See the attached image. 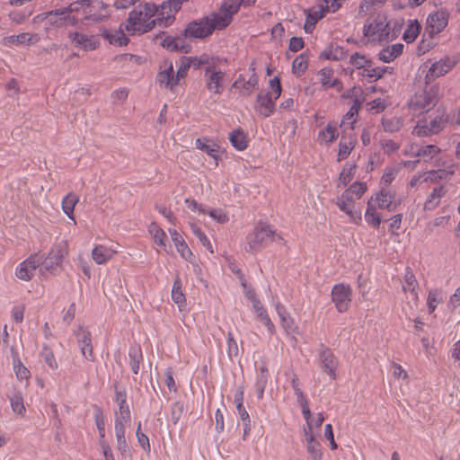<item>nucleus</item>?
I'll list each match as a JSON object with an SVG mask.
<instances>
[{
    "instance_id": "nucleus-1",
    "label": "nucleus",
    "mask_w": 460,
    "mask_h": 460,
    "mask_svg": "<svg viewBox=\"0 0 460 460\" xmlns=\"http://www.w3.org/2000/svg\"><path fill=\"white\" fill-rule=\"evenodd\" d=\"M169 6L164 3L161 11L153 3L139 4L129 13L128 18L124 23V28L131 35L142 34L149 31L157 22L159 25L168 26L172 24L173 16L164 17V11Z\"/></svg>"
},
{
    "instance_id": "nucleus-2",
    "label": "nucleus",
    "mask_w": 460,
    "mask_h": 460,
    "mask_svg": "<svg viewBox=\"0 0 460 460\" xmlns=\"http://www.w3.org/2000/svg\"><path fill=\"white\" fill-rule=\"evenodd\" d=\"M234 10L235 7L221 4L217 12L190 22L184 30L185 36L190 39H204L210 36L214 31L226 29L233 21Z\"/></svg>"
},
{
    "instance_id": "nucleus-3",
    "label": "nucleus",
    "mask_w": 460,
    "mask_h": 460,
    "mask_svg": "<svg viewBox=\"0 0 460 460\" xmlns=\"http://www.w3.org/2000/svg\"><path fill=\"white\" fill-rule=\"evenodd\" d=\"M439 99V87L425 83V86L415 92L409 101V108L414 114H422L432 110Z\"/></svg>"
},
{
    "instance_id": "nucleus-4",
    "label": "nucleus",
    "mask_w": 460,
    "mask_h": 460,
    "mask_svg": "<svg viewBox=\"0 0 460 460\" xmlns=\"http://www.w3.org/2000/svg\"><path fill=\"white\" fill-rule=\"evenodd\" d=\"M196 58H183L181 61V65L177 69L176 75H174L173 66L170 63H164L163 66H161L160 72L156 75V81L159 83L161 86H164L172 90L176 85L181 84V81L183 80L188 71L192 64L195 62Z\"/></svg>"
},
{
    "instance_id": "nucleus-5",
    "label": "nucleus",
    "mask_w": 460,
    "mask_h": 460,
    "mask_svg": "<svg viewBox=\"0 0 460 460\" xmlns=\"http://www.w3.org/2000/svg\"><path fill=\"white\" fill-rule=\"evenodd\" d=\"M275 234V231L269 225L260 222L247 234L243 249L247 252H258L274 240Z\"/></svg>"
},
{
    "instance_id": "nucleus-6",
    "label": "nucleus",
    "mask_w": 460,
    "mask_h": 460,
    "mask_svg": "<svg viewBox=\"0 0 460 460\" xmlns=\"http://www.w3.org/2000/svg\"><path fill=\"white\" fill-rule=\"evenodd\" d=\"M364 37L371 42H382L388 40L390 34L389 23L385 17L378 16L365 23L363 28Z\"/></svg>"
},
{
    "instance_id": "nucleus-7",
    "label": "nucleus",
    "mask_w": 460,
    "mask_h": 460,
    "mask_svg": "<svg viewBox=\"0 0 460 460\" xmlns=\"http://www.w3.org/2000/svg\"><path fill=\"white\" fill-rule=\"evenodd\" d=\"M204 77L206 87L210 93L220 94L224 91L226 74L214 61L205 67Z\"/></svg>"
},
{
    "instance_id": "nucleus-8",
    "label": "nucleus",
    "mask_w": 460,
    "mask_h": 460,
    "mask_svg": "<svg viewBox=\"0 0 460 460\" xmlns=\"http://www.w3.org/2000/svg\"><path fill=\"white\" fill-rule=\"evenodd\" d=\"M36 18L40 21H45L47 29L75 25L77 22V18L66 14L63 8L39 14Z\"/></svg>"
},
{
    "instance_id": "nucleus-9",
    "label": "nucleus",
    "mask_w": 460,
    "mask_h": 460,
    "mask_svg": "<svg viewBox=\"0 0 460 460\" xmlns=\"http://www.w3.org/2000/svg\"><path fill=\"white\" fill-rule=\"evenodd\" d=\"M352 299V288L345 283H339L332 289V300L340 313H344L349 308Z\"/></svg>"
},
{
    "instance_id": "nucleus-10",
    "label": "nucleus",
    "mask_w": 460,
    "mask_h": 460,
    "mask_svg": "<svg viewBox=\"0 0 460 460\" xmlns=\"http://www.w3.org/2000/svg\"><path fill=\"white\" fill-rule=\"evenodd\" d=\"M438 114L428 123L426 120L418 122L413 129V134L418 137L429 136L438 133L444 128L447 122V117L444 111H438Z\"/></svg>"
},
{
    "instance_id": "nucleus-11",
    "label": "nucleus",
    "mask_w": 460,
    "mask_h": 460,
    "mask_svg": "<svg viewBox=\"0 0 460 460\" xmlns=\"http://www.w3.org/2000/svg\"><path fill=\"white\" fill-rule=\"evenodd\" d=\"M449 13L446 9L430 13L426 21V31L430 37L439 34L448 23Z\"/></svg>"
},
{
    "instance_id": "nucleus-12",
    "label": "nucleus",
    "mask_w": 460,
    "mask_h": 460,
    "mask_svg": "<svg viewBox=\"0 0 460 460\" xmlns=\"http://www.w3.org/2000/svg\"><path fill=\"white\" fill-rule=\"evenodd\" d=\"M456 64V59L450 57H445L438 61L431 64L425 75V83H431L436 78L445 75Z\"/></svg>"
},
{
    "instance_id": "nucleus-13",
    "label": "nucleus",
    "mask_w": 460,
    "mask_h": 460,
    "mask_svg": "<svg viewBox=\"0 0 460 460\" xmlns=\"http://www.w3.org/2000/svg\"><path fill=\"white\" fill-rule=\"evenodd\" d=\"M43 256L39 254L31 255L30 258L21 262L16 268V276L18 279L28 281L32 279L36 270L42 267Z\"/></svg>"
},
{
    "instance_id": "nucleus-14",
    "label": "nucleus",
    "mask_w": 460,
    "mask_h": 460,
    "mask_svg": "<svg viewBox=\"0 0 460 460\" xmlns=\"http://www.w3.org/2000/svg\"><path fill=\"white\" fill-rule=\"evenodd\" d=\"M66 245L65 243L56 244L49 252L48 257L43 258L42 267L40 271H52L56 267L61 264L64 257L66 255Z\"/></svg>"
},
{
    "instance_id": "nucleus-15",
    "label": "nucleus",
    "mask_w": 460,
    "mask_h": 460,
    "mask_svg": "<svg viewBox=\"0 0 460 460\" xmlns=\"http://www.w3.org/2000/svg\"><path fill=\"white\" fill-rule=\"evenodd\" d=\"M68 38L75 47L85 51L93 50L99 46V40L97 36L82 31L69 32Z\"/></svg>"
},
{
    "instance_id": "nucleus-16",
    "label": "nucleus",
    "mask_w": 460,
    "mask_h": 460,
    "mask_svg": "<svg viewBox=\"0 0 460 460\" xmlns=\"http://www.w3.org/2000/svg\"><path fill=\"white\" fill-rule=\"evenodd\" d=\"M394 199V191L383 188L376 194L375 197H372L369 201H373V206L376 208L387 209L388 211H394L397 208V203Z\"/></svg>"
},
{
    "instance_id": "nucleus-17",
    "label": "nucleus",
    "mask_w": 460,
    "mask_h": 460,
    "mask_svg": "<svg viewBox=\"0 0 460 460\" xmlns=\"http://www.w3.org/2000/svg\"><path fill=\"white\" fill-rule=\"evenodd\" d=\"M250 70L252 74L247 80H245L243 75H239L233 84V87L239 90L240 94L243 96L251 95L253 90L258 86L259 78L255 73V68L251 67Z\"/></svg>"
},
{
    "instance_id": "nucleus-18",
    "label": "nucleus",
    "mask_w": 460,
    "mask_h": 460,
    "mask_svg": "<svg viewBox=\"0 0 460 460\" xmlns=\"http://www.w3.org/2000/svg\"><path fill=\"white\" fill-rule=\"evenodd\" d=\"M324 5L325 3L319 0L317 9L305 10L306 17L304 24V30L306 33H312L317 22L323 19L326 13H331L329 11L325 10Z\"/></svg>"
},
{
    "instance_id": "nucleus-19",
    "label": "nucleus",
    "mask_w": 460,
    "mask_h": 460,
    "mask_svg": "<svg viewBox=\"0 0 460 460\" xmlns=\"http://www.w3.org/2000/svg\"><path fill=\"white\" fill-rule=\"evenodd\" d=\"M274 98L270 93H260L256 98L255 111L262 117L268 118L275 111Z\"/></svg>"
},
{
    "instance_id": "nucleus-20",
    "label": "nucleus",
    "mask_w": 460,
    "mask_h": 460,
    "mask_svg": "<svg viewBox=\"0 0 460 460\" xmlns=\"http://www.w3.org/2000/svg\"><path fill=\"white\" fill-rule=\"evenodd\" d=\"M319 359L321 361V367L323 371L326 372L332 379H335L336 368L338 366L337 359L335 358L332 352L323 345L321 346Z\"/></svg>"
},
{
    "instance_id": "nucleus-21",
    "label": "nucleus",
    "mask_w": 460,
    "mask_h": 460,
    "mask_svg": "<svg viewBox=\"0 0 460 460\" xmlns=\"http://www.w3.org/2000/svg\"><path fill=\"white\" fill-rule=\"evenodd\" d=\"M187 38L184 33L176 37L169 36L163 40L162 46L171 51H180L187 54L191 49V46L186 41Z\"/></svg>"
},
{
    "instance_id": "nucleus-22",
    "label": "nucleus",
    "mask_w": 460,
    "mask_h": 460,
    "mask_svg": "<svg viewBox=\"0 0 460 460\" xmlns=\"http://www.w3.org/2000/svg\"><path fill=\"white\" fill-rule=\"evenodd\" d=\"M78 346L81 349L82 355L88 360L93 359L92 337L89 331L80 328L76 333Z\"/></svg>"
},
{
    "instance_id": "nucleus-23",
    "label": "nucleus",
    "mask_w": 460,
    "mask_h": 460,
    "mask_svg": "<svg viewBox=\"0 0 460 460\" xmlns=\"http://www.w3.org/2000/svg\"><path fill=\"white\" fill-rule=\"evenodd\" d=\"M452 173H453V171L448 172L446 170L439 169V170H432V171L424 172L423 174H417V175H414L411 178V180L410 181V186L413 188L424 181H437V180L447 179L448 177V175H450Z\"/></svg>"
},
{
    "instance_id": "nucleus-24",
    "label": "nucleus",
    "mask_w": 460,
    "mask_h": 460,
    "mask_svg": "<svg viewBox=\"0 0 460 460\" xmlns=\"http://www.w3.org/2000/svg\"><path fill=\"white\" fill-rule=\"evenodd\" d=\"M124 23H122L118 30H107L102 31V36L107 40L110 44L115 46H126L128 43V39L126 37L124 32Z\"/></svg>"
},
{
    "instance_id": "nucleus-25",
    "label": "nucleus",
    "mask_w": 460,
    "mask_h": 460,
    "mask_svg": "<svg viewBox=\"0 0 460 460\" xmlns=\"http://www.w3.org/2000/svg\"><path fill=\"white\" fill-rule=\"evenodd\" d=\"M447 189L445 185H438L432 189L424 203V210L432 211L441 202V199L447 194Z\"/></svg>"
},
{
    "instance_id": "nucleus-26",
    "label": "nucleus",
    "mask_w": 460,
    "mask_h": 460,
    "mask_svg": "<svg viewBox=\"0 0 460 460\" xmlns=\"http://www.w3.org/2000/svg\"><path fill=\"white\" fill-rule=\"evenodd\" d=\"M169 233L171 234L172 240L176 247L177 252L184 260L191 261L193 258V253L188 247L181 234L176 229L172 228L169 229Z\"/></svg>"
},
{
    "instance_id": "nucleus-27",
    "label": "nucleus",
    "mask_w": 460,
    "mask_h": 460,
    "mask_svg": "<svg viewBox=\"0 0 460 460\" xmlns=\"http://www.w3.org/2000/svg\"><path fill=\"white\" fill-rule=\"evenodd\" d=\"M126 392L116 389L115 401L119 405V411L116 413L115 420L128 421L130 420V411L127 405Z\"/></svg>"
},
{
    "instance_id": "nucleus-28",
    "label": "nucleus",
    "mask_w": 460,
    "mask_h": 460,
    "mask_svg": "<svg viewBox=\"0 0 460 460\" xmlns=\"http://www.w3.org/2000/svg\"><path fill=\"white\" fill-rule=\"evenodd\" d=\"M320 82L322 87L327 90L332 87H336L338 91H341L342 84L340 79L335 78L332 80L333 70L330 67H323L319 71Z\"/></svg>"
},
{
    "instance_id": "nucleus-29",
    "label": "nucleus",
    "mask_w": 460,
    "mask_h": 460,
    "mask_svg": "<svg viewBox=\"0 0 460 460\" xmlns=\"http://www.w3.org/2000/svg\"><path fill=\"white\" fill-rule=\"evenodd\" d=\"M418 286V282L412 270L410 268H406L403 277L402 290L405 293H410L412 300L414 301L418 300V293L416 291Z\"/></svg>"
},
{
    "instance_id": "nucleus-30",
    "label": "nucleus",
    "mask_w": 460,
    "mask_h": 460,
    "mask_svg": "<svg viewBox=\"0 0 460 460\" xmlns=\"http://www.w3.org/2000/svg\"><path fill=\"white\" fill-rule=\"evenodd\" d=\"M116 251L102 244L96 245L92 251V258L97 264H104L111 260Z\"/></svg>"
},
{
    "instance_id": "nucleus-31",
    "label": "nucleus",
    "mask_w": 460,
    "mask_h": 460,
    "mask_svg": "<svg viewBox=\"0 0 460 460\" xmlns=\"http://www.w3.org/2000/svg\"><path fill=\"white\" fill-rule=\"evenodd\" d=\"M306 449L312 460H322L323 453L320 443L317 442L311 432L305 429Z\"/></svg>"
},
{
    "instance_id": "nucleus-32",
    "label": "nucleus",
    "mask_w": 460,
    "mask_h": 460,
    "mask_svg": "<svg viewBox=\"0 0 460 460\" xmlns=\"http://www.w3.org/2000/svg\"><path fill=\"white\" fill-rule=\"evenodd\" d=\"M148 232L153 237L155 243L168 252L167 250V235L166 233L155 222H152L148 226Z\"/></svg>"
},
{
    "instance_id": "nucleus-33",
    "label": "nucleus",
    "mask_w": 460,
    "mask_h": 460,
    "mask_svg": "<svg viewBox=\"0 0 460 460\" xmlns=\"http://www.w3.org/2000/svg\"><path fill=\"white\" fill-rule=\"evenodd\" d=\"M439 148L435 145H426L411 148L414 155L420 157L423 161L428 162L432 160L439 153Z\"/></svg>"
},
{
    "instance_id": "nucleus-34",
    "label": "nucleus",
    "mask_w": 460,
    "mask_h": 460,
    "mask_svg": "<svg viewBox=\"0 0 460 460\" xmlns=\"http://www.w3.org/2000/svg\"><path fill=\"white\" fill-rule=\"evenodd\" d=\"M402 49L403 45L401 43L389 46L379 52V59L385 63H390L402 53Z\"/></svg>"
},
{
    "instance_id": "nucleus-35",
    "label": "nucleus",
    "mask_w": 460,
    "mask_h": 460,
    "mask_svg": "<svg viewBox=\"0 0 460 460\" xmlns=\"http://www.w3.org/2000/svg\"><path fill=\"white\" fill-rule=\"evenodd\" d=\"M172 299L178 305L180 310H182L186 305L185 295L182 292V283L179 277L173 281L172 288Z\"/></svg>"
},
{
    "instance_id": "nucleus-36",
    "label": "nucleus",
    "mask_w": 460,
    "mask_h": 460,
    "mask_svg": "<svg viewBox=\"0 0 460 460\" xmlns=\"http://www.w3.org/2000/svg\"><path fill=\"white\" fill-rule=\"evenodd\" d=\"M361 101L358 98L354 100L353 104L349 108V111L343 116L341 127L349 126L351 128H353V124L357 121L358 111L361 107Z\"/></svg>"
},
{
    "instance_id": "nucleus-37",
    "label": "nucleus",
    "mask_w": 460,
    "mask_h": 460,
    "mask_svg": "<svg viewBox=\"0 0 460 460\" xmlns=\"http://www.w3.org/2000/svg\"><path fill=\"white\" fill-rule=\"evenodd\" d=\"M40 40L38 34H31L28 32L20 33L19 35H13L7 38L10 44L16 45H33Z\"/></svg>"
},
{
    "instance_id": "nucleus-38",
    "label": "nucleus",
    "mask_w": 460,
    "mask_h": 460,
    "mask_svg": "<svg viewBox=\"0 0 460 460\" xmlns=\"http://www.w3.org/2000/svg\"><path fill=\"white\" fill-rule=\"evenodd\" d=\"M338 135L337 124L335 122H329L327 126L319 132L318 138L321 143L330 144L338 137Z\"/></svg>"
},
{
    "instance_id": "nucleus-39",
    "label": "nucleus",
    "mask_w": 460,
    "mask_h": 460,
    "mask_svg": "<svg viewBox=\"0 0 460 460\" xmlns=\"http://www.w3.org/2000/svg\"><path fill=\"white\" fill-rule=\"evenodd\" d=\"M128 421L115 420V434L118 443V449L125 454L128 451V446L125 438V425Z\"/></svg>"
},
{
    "instance_id": "nucleus-40",
    "label": "nucleus",
    "mask_w": 460,
    "mask_h": 460,
    "mask_svg": "<svg viewBox=\"0 0 460 460\" xmlns=\"http://www.w3.org/2000/svg\"><path fill=\"white\" fill-rule=\"evenodd\" d=\"M195 146L198 149L202 150L207 155L211 156L213 159L217 160L218 157V152H219V146L215 144L214 142L208 140V139H200L198 138L195 141Z\"/></svg>"
},
{
    "instance_id": "nucleus-41",
    "label": "nucleus",
    "mask_w": 460,
    "mask_h": 460,
    "mask_svg": "<svg viewBox=\"0 0 460 460\" xmlns=\"http://www.w3.org/2000/svg\"><path fill=\"white\" fill-rule=\"evenodd\" d=\"M355 144L356 139L351 136L341 137L339 143L338 160L341 161L347 158L355 147Z\"/></svg>"
},
{
    "instance_id": "nucleus-42",
    "label": "nucleus",
    "mask_w": 460,
    "mask_h": 460,
    "mask_svg": "<svg viewBox=\"0 0 460 460\" xmlns=\"http://www.w3.org/2000/svg\"><path fill=\"white\" fill-rule=\"evenodd\" d=\"M229 141L232 146L239 150H244L248 146L246 135L241 129H234L229 134Z\"/></svg>"
},
{
    "instance_id": "nucleus-43",
    "label": "nucleus",
    "mask_w": 460,
    "mask_h": 460,
    "mask_svg": "<svg viewBox=\"0 0 460 460\" xmlns=\"http://www.w3.org/2000/svg\"><path fill=\"white\" fill-rule=\"evenodd\" d=\"M79 199L78 197L70 192L62 199V209L64 213L70 218L75 219L74 217V209L75 204L78 202Z\"/></svg>"
},
{
    "instance_id": "nucleus-44",
    "label": "nucleus",
    "mask_w": 460,
    "mask_h": 460,
    "mask_svg": "<svg viewBox=\"0 0 460 460\" xmlns=\"http://www.w3.org/2000/svg\"><path fill=\"white\" fill-rule=\"evenodd\" d=\"M376 207L373 206V201L367 202V208L365 212V220L375 228H378L381 223L380 214L376 212Z\"/></svg>"
},
{
    "instance_id": "nucleus-45",
    "label": "nucleus",
    "mask_w": 460,
    "mask_h": 460,
    "mask_svg": "<svg viewBox=\"0 0 460 460\" xmlns=\"http://www.w3.org/2000/svg\"><path fill=\"white\" fill-rule=\"evenodd\" d=\"M420 29L421 26L418 21H411L403 32L402 39L407 43L413 42L420 34Z\"/></svg>"
},
{
    "instance_id": "nucleus-46",
    "label": "nucleus",
    "mask_w": 460,
    "mask_h": 460,
    "mask_svg": "<svg viewBox=\"0 0 460 460\" xmlns=\"http://www.w3.org/2000/svg\"><path fill=\"white\" fill-rule=\"evenodd\" d=\"M354 201L355 199L349 194V192L345 190L341 197L338 198L336 205L341 211L345 213H351V209L354 208Z\"/></svg>"
},
{
    "instance_id": "nucleus-47",
    "label": "nucleus",
    "mask_w": 460,
    "mask_h": 460,
    "mask_svg": "<svg viewBox=\"0 0 460 460\" xmlns=\"http://www.w3.org/2000/svg\"><path fill=\"white\" fill-rule=\"evenodd\" d=\"M382 126L385 132L394 133L402 127V120L398 117L383 118Z\"/></svg>"
},
{
    "instance_id": "nucleus-48",
    "label": "nucleus",
    "mask_w": 460,
    "mask_h": 460,
    "mask_svg": "<svg viewBox=\"0 0 460 460\" xmlns=\"http://www.w3.org/2000/svg\"><path fill=\"white\" fill-rule=\"evenodd\" d=\"M190 227L194 235L198 237L202 245L209 251L211 253L214 252L212 244L207 235L201 231V229L195 224L190 223Z\"/></svg>"
},
{
    "instance_id": "nucleus-49",
    "label": "nucleus",
    "mask_w": 460,
    "mask_h": 460,
    "mask_svg": "<svg viewBox=\"0 0 460 460\" xmlns=\"http://www.w3.org/2000/svg\"><path fill=\"white\" fill-rule=\"evenodd\" d=\"M356 166L354 164H346L339 176V185L346 186L355 174Z\"/></svg>"
},
{
    "instance_id": "nucleus-50",
    "label": "nucleus",
    "mask_w": 460,
    "mask_h": 460,
    "mask_svg": "<svg viewBox=\"0 0 460 460\" xmlns=\"http://www.w3.org/2000/svg\"><path fill=\"white\" fill-rule=\"evenodd\" d=\"M307 68V58L304 54L296 57L292 64L293 73L298 76L302 75Z\"/></svg>"
},
{
    "instance_id": "nucleus-51",
    "label": "nucleus",
    "mask_w": 460,
    "mask_h": 460,
    "mask_svg": "<svg viewBox=\"0 0 460 460\" xmlns=\"http://www.w3.org/2000/svg\"><path fill=\"white\" fill-rule=\"evenodd\" d=\"M130 367L134 374H137L139 371V363L142 358L141 351L137 349H131L129 350Z\"/></svg>"
},
{
    "instance_id": "nucleus-52",
    "label": "nucleus",
    "mask_w": 460,
    "mask_h": 460,
    "mask_svg": "<svg viewBox=\"0 0 460 460\" xmlns=\"http://www.w3.org/2000/svg\"><path fill=\"white\" fill-rule=\"evenodd\" d=\"M94 421L99 431L101 440H104L105 437V421L102 414V411L100 408H96L94 411Z\"/></svg>"
},
{
    "instance_id": "nucleus-53",
    "label": "nucleus",
    "mask_w": 460,
    "mask_h": 460,
    "mask_svg": "<svg viewBox=\"0 0 460 460\" xmlns=\"http://www.w3.org/2000/svg\"><path fill=\"white\" fill-rule=\"evenodd\" d=\"M349 63L358 69L363 68L365 70L370 61L364 55L354 53L350 57Z\"/></svg>"
},
{
    "instance_id": "nucleus-54",
    "label": "nucleus",
    "mask_w": 460,
    "mask_h": 460,
    "mask_svg": "<svg viewBox=\"0 0 460 460\" xmlns=\"http://www.w3.org/2000/svg\"><path fill=\"white\" fill-rule=\"evenodd\" d=\"M385 69L380 67H371L369 64L363 70V76L369 78L371 81H376L383 76Z\"/></svg>"
},
{
    "instance_id": "nucleus-55",
    "label": "nucleus",
    "mask_w": 460,
    "mask_h": 460,
    "mask_svg": "<svg viewBox=\"0 0 460 460\" xmlns=\"http://www.w3.org/2000/svg\"><path fill=\"white\" fill-rule=\"evenodd\" d=\"M257 0H225L222 4H226L231 7H235L234 12L233 11V16L238 13L242 5L250 6L255 4Z\"/></svg>"
},
{
    "instance_id": "nucleus-56",
    "label": "nucleus",
    "mask_w": 460,
    "mask_h": 460,
    "mask_svg": "<svg viewBox=\"0 0 460 460\" xmlns=\"http://www.w3.org/2000/svg\"><path fill=\"white\" fill-rule=\"evenodd\" d=\"M367 190V186L362 182H355L353 183L346 191L349 192V194L355 199H358Z\"/></svg>"
},
{
    "instance_id": "nucleus-57",
    "label": "nucleus",
    "mask_w": 460,
    "mask_h": 460,
    "mask_svg": "<svg viewBox=\"0 0 460 460\" xmlns=\"http://www.w3.org/2000/svg\"><path fill=\"white\" fill-rule=\"evenodd\" d=\"M281 325L288 334L298 333V327L295 324L294 319L288 315L280 320Z\"/></svg>"
},
{
    "instance_id": "nucleus-58",
    "label": "nucleus",
    "mask_w": 460,
    "mask_h": 460,
    "mask_svg": "<svg viewBox=\"0 0 460 460\" xmlns=\"http://www.w3.org/2000/svg\"><path fill=\"white\" fill-rule=\"evenodd\" d=\"M42 357L44 358L45 363L49 366V368H51L52 370L58 369V365L56 361L55 356L53 352L47 347H44L43 349Z\"/></svg>"
},
{
    "instance_id": "nucleus-59",
    "label": "nucleus",
    "mask_w": 460,
    "mask_h": 460,
    "mask_svg": "<svg viewBox=\"0 0 460 460\" xmlns=\"http://www.w3.org/2000/svg\"><path fill=\"white\" fill-rule=\"evenodd\" d=\"M238 345L236 341L234 339L232 332L227 334V354L230 358L238 355Z\"/></svg>"
},
{
    "instance_id": "nucleus-60",
    "label": "nucleus",
    "mask_w": 460,
    "mask_h": 460,
    "mask_svg": "<svg viewBox=\"0 0 460 460\" xmlns=\"http://www.w3.org/2000/svg\"><path fill=\"white\" fill-rule=\"evenodd\" d=\"M441 301L440 293L437 290L429 291L428 296V307L430 313L434 312L438 304Z\"/></svg>"
},
{
    "instance_id": "nucleus-61",
    "label": "nucleus",
    "mask_w": 460,
    "mask_h": 460,
    "mask_svg": "<svg viewBox=\"0 0 460 460\" xmlns=\"http://www.w3.org/2000/svg\"><path fill=\"white\" fill-rule=\"evenodd\" d=\"M268 379H269V376L260 375V374L257 375L255 386H256V391L258 394V398H260V399L262 398V396H263V393H264L265 387L267 385Z\"/></svg>"
},
{
    "instance_id": "nucleus-62",
    "label": "nucleus",
    "mask_w": 460,
    "mask_h": 460,
    "mask_svg": "<svg viewBox=\"0 0 460 460\" xmlns=\"http://www.w3.org/2000/svg\"><path fill=\"white\" fill-rule=\"evenodd\" d=\"M346 1L347 0H322V2L325 3V10L329 11L331 13L338 12Z\"/></svg>"
},
{
    "instance_id": "nucleus-63",
    "label": "nucleus",
    "mask_w": 460,
    "mask_h": 460,
    "mask_svg": "<svg viewBox=\"0 0 460 460\" xmlns=\"http://www.w3.org/2000/svg\"><path fill=\"white\" fill-rule=\"evenodd\" d=\"M11 406L14 412L22 414L24 411L22 398L19 394H15L11 398Z\"/></svg>"
},
{
    "instance_id": "nucleus-64",
    "label": "nucleus",
    "mask_w": 460,
    "mask_h": 460,
    "mask_svg": "<svg viewBox=\"0 0 460 460\" xmlns=\"http://www.w3.org/2000/svg\"><path fill=\"white\" fill-rule=\"evenodd\" d=\"M13 369L16 374V376L19 379H21V380L28 379V377L30 376V371L20 361L17 364H14Z\"/></svg>"
}]
</instances>
